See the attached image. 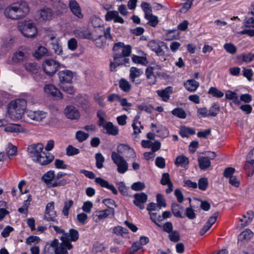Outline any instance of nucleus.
<instances>
[{
    "label": "nucleus",
    "instance_id": "f257e3e1",
    "mask_svg": "<svg viewBox=\"0 0 254 254\" xmlns=\"http://www.w3.org/2000/svg\"><path fill=\"white\" fill-rule=\"evenodd\" d=\"M79 238V233L77 230L71 228L68 233L65 232L64 236H61L60 238L62 242L60 244L59 247L55 250V254H67V251L73 248L70 242H75Z\"/></svg>",
    "mask_w": 254,
    "mask_h": 254
},
{
    "label": "nucleus",
    "instance_id": "f03ea898",
    "mask_svg": "<svg viewBox=\"0 0 254 254\" xmlns=\"http://www.w3.org/2000/svg\"><path fill=\"white\" fill-rule=\"evenodd\" d=\"M29 11V8L26 2L14 3L7 7L4 10V15L11 19H18L23 18Z\"/></svg>",
    "mask_w": 254,
    "mask_h": 254
},
{
    "label": "nucleus",
    "instance_id": "7ed1b4c3",
    "mask_svg": "<svg viewBox=\"0 0 254 254\" xmlns=\"http://www.w3.org/2000/svg\"><path fill=\"white\" fill-rule=\"evenodd\" d=\"M58 75L60 88L68 94H73L75 92L74 87L71 85L73 72L70 70L65 69L59 71Z\"/></svg>",
    "mask_w": 254,
    "mask_h": 254
},
{
    "label": "nucleus",
    "instance_id": "20e7f679",
    "mask_svg": "<svg viewBox=\"0 0 254 254\" xmlns=\"http://www.w3.org/2000/svg\"><path fill=\"white\" fill-rule=\"evenodd\" d=\"M26 107V100L18 99L10 102L8 106V113L12 118L19 119L22 118Z\"/></svg>",
    "mask_w": 254,
    "mask_h": 254
},
{
    "label": "nucleus",
    "instance_id": "39448f33",
    "mask_svg": "<svg viewBox=\"0 0 254 254\" xmlns=\"http://www.w3.org/2000/svg\"><path fill=\"white\" fill-rule=\"evenodd\" d=\"M114 59L115 62L118 65L121 64V59L125 57H128L131 52V47L129 45L125 46L123 42H118L114 44L113 47Z\"/></svg>",
    "mask_w": 254,
    "mask_h": 254
},
{
    "label": "nucleus",
    "instance_id": "423d86ee",
    "mask_svg": "<svg viewBox=\"0 0 254 254\" xmlns=\"http://www.w3.org/2000/svg\"><path fill=\"white\" fill-rule=\"evenodd\" d=\"M117 152H113L112 159L134 158L136 157L133 149L125 144H120L117 148Z\"/></svg>",
    "mask_w": 254,
    "mask_h": 254
},
{
    "label": "nucleus",
    "instance_id": "0eeeda50",
    "mask_svg": "<svg viewBox=\"0 0 254 254\" xmlns=\"http://www.w3.org/2000/svg\"><path fill=\"white\" fill-rule=\"evenodd\" d=\"M19 30L26 37L33 38L37 34V29L34 23L25 22L18 26Z\"/></svg>",
    "mask_w": 254,
    "mask_h": 254
},
{
    "label": "nucleus",
    "instance_id": "6e6552de",
    "mask_svg": "<svg viewBox=\"0 0 254 254\" xmlns=\"http://www.w3.org/2000/svg\"><path fill=\"white\" fill-rule=\"evenodd\" d=\"M53 10L49 7H44L38 10L35 15V19L38 22H45L52 19Z\"/></svg>",
    "mask_w": 254,
    "mask_h": 254
},
{
    "label": "nucleus",
    "instance_id": "1a4fd4ad",
    "mask_svg": "<svg viewBox=\"0 0 254 254\" xmlns=\"http://www.w3.org/2000/svg\"><path fill=\"white\" fill-rule=\"evenodd\" d=\"M60 64L54 60H47L43 64V69L45 73L53 76L58 70Z\"/></svg>",
    "mask_w": 254,
    "mask_h": 254
},
{
    "label": "nucleus",
    "instance_id": "9d476101",
    "mask_svg": "<svg viewBox=\"0 0 254 254\" xmlns=\"http://www.w3.org/2000/svg\"><path fill=\"white\" fill-rule=\"evenodd\" d=\"M44 145L41 143H33L27 147L28 153L31 157H36V159H41V155L43 153Z\"/></svg>",
    "mask_w": 254,
    "mask_h": 254
},
{
    "label": "nucleus",
    "instance_id": "9b49d317",
    "mask_svg": "<svg viewBox=\"0 0 254 254\" xmlns=\"http://www.w3.org/2000/svg\"><path fill=\"white\" fill-rule=\"evenodd\" d=\"M56 216V211L54 210V202H50L46 205L44 219L48 221L56 222L58 223Z\"/></svg>",
    "mask_w": 254,
    "mask_h": 254
},
{
    "label": "nucleus",
    "instance_id": "f8f14e48",
    "mask_svg": "<svg viewBox=\"0 0 254 254\" xmlns=\"http://www.w3.org/2000/svg\"><path fill=\"white\" fill-rule=\"evenodd\" d=\"M134 199L133 201V204L140 209L144 208V204L147 201L148 196L144 192L136 193L133 195Z\"/></svg>",
    "mask_w": 254,
    "mask_h": 254
},
{
    "label": "nucleus",
    "instance_id": "ddd939ff",
    "mask_svg": "<svg viewBox=\"0 0 254 254\" xmlns=\"http://www.w3.org/2000/svg\"><path fill=\"white\" fill-rule=\"evenodd\" d=\"M115 214L114 208L106 209L103 210L95 211L93 214L94 219L97 222L102 219L105 218L110 215L113 216Z\"/></svg>",
    "mask_w": 254,
    "mask_h": 254
},
{
    "label": "nucleus",
    "instance_id": "4468645a",
    "mask_svg": "<svg viewBox=\"0 0 254 254\" xmlns=\"http://www.w3.org/2000/svg\"><path fill=\"white\" fill-rule=\"evenodd\" d=\"M75 37L80 39H87L95 40L94 37L90 30L88 28H83L76 29L74 31Z\"/></svg>",
    "mask_w": 254,
    "mask_h": 254
},
{
    "label": "nucleus",
    "instance_id": "2eb2a0df",
    "mask_svg": "<svg viewBox=\"0 0 254 254\" xmlns=\"http://www.w3.org/2000/svg\"><path fill=\"white\" fill-rule=\"evenodd\" d=\"M65 116L71 120H76L79 118L80 114L76 107L72 105H68L64 110Z\"/></svg>",
    "mask_w": 254,
    "mask_h": 254
},
{
    "label": "nucleus",
    "instance_id": "dca6fc26",
    "mask_svg": "<svg viewBox=\"0 0 254 254\" xmlns=\"http://www.w3.org/2000/svg\"><path fill=\"white\" fill-rule=\"evenodd\" d=\"M45 92L49 95H51L57 99H63V96L61 91L52 84L47 85L44 87Z\"/></svg>",
    "mask_w": 254,
    "mask_h": 254
},
{
    "label": "nucleus",
    "instance_id": "f3484780",
    "mask_svg": "<svg viewBox=\"0 0 254 254\" xmlns=\"http://www.w3.org/2000/svg\"><path fill=\"white\" fill-rule=\"evenodd\" d=\"M219 212H215L212 216L210 217L203 227L199 231V234L201 236L203 235L207 231H208L211 226L215 223L218 216Z\"/></svg>",
    "mask_w": 254,
    "mask_h": 254
},
{
    "label": "nucleus",
    "instance_id": "a211bd4d",
    "mask_svg": "<svg viewBox=\"0 0 254 254\" xmlns=\"http://www.w3.org/2000/svg\"><path fill=\"white\" fill-rule=\"evenodd\" d=\"M17 152V147L11 143H8L5 148V152H0V159H3L6 157H8L9 159H10L11 157L15 156Z\"/></svg>",
    "mask_w": 254,
    "mask_h": 254
},
{
    "label": "nucleus",
    "instance_id": "6ab92c4d",
    "mask_svg": "<svg viewBox=\"0 0 254 254\" xmlns=\"http://www.w3.org/2000/svg\"><path fill=\"white\" fill-rule=\"evenodd\" d=\"M69 7L72 13L78 18H82L83 15L81 13V9L76 0H70L69 1Z\"/></svg>",
    "mask_w": 254,
    "mask_h": 254
},
{
    "label": "nucleus",
    "instance_id": "aec40b11",
    "mask_svg": "<svg viewBox=\"0 0 254 254\" xmlns=\"http://www.w3.org/2000/svg\"><path fill=\"white\" fill-rule=\"evenodd\" d=\"M173 92V87L172 86H167L164 89L156 91L158 96L164 102H167L169 100L170 95L172 94Z\"/></svg>",
    "mask_w": 254,
    "mask_h": 254
},
{
    "label": "nucleus",
    "instance_id": "412c9836",
    "mask_svg": "<svg viewBox=\"0 0 254 254\" xmlns=\"http://www.w3.org/2000/svg\"><path fill=\"white\" fill-rule=\"evenodd\" d=\"M95 182L102 187L111 190L113 194L115 195L118 194V191L115 187L113 185L110 184L108 182L102 178L100 177L96 178H95Z\"/></svg>",
    "mask_w": 254,
    "mask_h": 254
},
{
    "label": "nucleus",
    "instance_id": "4be33fe9",
    "mask_svg": "<svg viewBox=\"0 0 254 254\" xmlns=\"http://www.w3.org/2000/svg\"><path fill=\"white\" fill-rule=\"evenodd\" d=\"M55 174L54 171H49L45 173L42 177V180L47 185L48 188H52L51 186L55 181Z\"/></svg>",
    "mask_w": 254,
    "mask_h": 254
},
{
    "label": "nucleus",
    "instance_id": "5701e85b",
    "mask_svg": "<svg viewBox=\"0 0 254 254\" xmlns=\"http://www.w3.org/2000/svg\"><path fill=\"white\" fill-rule=\"evenodd\" d=\"M47 113L43 111H30L28 113V117L32 120L36 121H41L46 117Z\"/></svg>",
    "mask_w": 254,
    "mask_h": 254
},
{
    "label": "nucleus",
    "instance_id": "b1692460",
    "mask_svg": "<svg viewBox=\"0 0 254 254\" xmlns=\"http://www.w3.org/2000/svg\"><path fill=\"white\" fill-rule=\"evenodd\" d=\"M148 47L155 52L158 56H162L164 51L159 45V42L155 40H151L148 43Z\"/></svg>",
    "mask_w": 254,
    "mask_h": 254
},
{
    "label": "nucleus",
    "instance_id": "393cba45",
    "mask_svg": "<svg viewBox=\"0 0 254 254\" xmlns=\"http://www.w3.org/2000/svg\"><path fill=\"white\" fill-rule=\"evenodd\" d=\"M172 211L173 215L179 218H183L185 215H183L184 207L177 203H173L171 205Z\"/></svg>",
    "mask_w": 254,
    "mask_h": 254
},
{
    "label": "nucleus",
    "instance_id": "a878e982",
    "mask_svg": "<svg viewBox=\"0 0 254 254\" xmlns=\"http://www.w3.org/2000/svg\"><path fill=\"white\" fill-rule=\"evenodd\" d=\"M117 166V171L120 174H124L128 169V164L126 160H113Z\"/></svg>",
    "mask_w": 254,
    "mask_h": 254
},
{
    "label": "nucleus",
    "instance_id": "bb28decb",
    "mask_svg": "<svg viewBox=\"0 0 254 254\" xmlns=\"http://www.w3.org/2000/svg\"><path fill=\"white\" fill-rule=\"evenodd\" d=\"M97 30H100L101 33V34L97 36L98 38L95 39V41L100 39L103 36L105 37L106 39L112 40H113V37L110 33L111 28L110 27L107 28L106 30H104V28L103 26H99L98 27Z\"/></svg>",
    "mask_w": 254,
    "mask_h": 254
},
{
    "label": "nucleus",
    "instance_id": "cd10ccee",
    "mask_svg": "<svg viewBox=\"0 0 254 254\" xmlns=\"http://www.w3.org/2000/svg\"><path fill=\"white\" fill-rule=\"evenodd\" d=\"M199 86V82L193 79H189L184 83V86L187 90L190 92L195 91Z\"/></svg>",
    "mask_w": 254,
    "mask_h": 254
},
{
    "label": "nucleus",
    "instance_id": "c85d7f7f",
    "mask_svg": "<svg viewBox=\"0 0 254 254\" xmlns=\"http://www.w3.org/2000/svg\"><path fill=\"white\" fill-rule=\"evenodd\" d=\"M104 128L106 130L107 133L112 135H116L119 133L117 127L114 126L111 122H107L104 126Z\"/></svg>",
    "mask_w": 254,
    "mask_h": 254
},
{
    "label": "nucleus",
    "instance_id": "c756f323",
    "mask_svg": "<svg viewBox=\"0 0 254 254\" xmlns=\"http://www.w3.org/2000/svg\"><path fill=\"white\" fill-rule=\"evenodd\" d=\"M195 133L194 129L186 126H182L179 131L180 135L183 138L189 137L190 135H193Z\"/></svg>",
    "mask_w": 254,
    "mask_h": 254
},
{
    "label": "nucleus",
    "instance_id": "7c9ffc66",
    "mask_svg": "<svg viewBox=\"0 0 254 254\" xmlns=\"http://www.w3.org/2000/svg\"><path fill=\"white\" fill-rule=\"evenodd\" d=\"M253 233L250 229H246L240 233L238 236V241H247L253 236Z\"/></svg>",
    "mask_w": 254,
    "mask_h": 254
},
{
    "label": "nucleus",
    "instance_id": "2f4dec72",
    "mask_svg": "<svg viewBox=\"0 0 254 254\" xmlns=\"http://www.w3.org/2000/svg\"><path fill=\"white\" fill-rule=\"evenodd\" d=\"M244 169L248 176H252L254 173V160H247L245 163Z\"/></svg>",
    "mask_w": 254,
    "mask_h": 254
},
{
    "label": "nucleus",
    "instance_id": "473e14b6",
    "mask_svg": "<svg viewBox=\"0 0 254 254\" xmlns=\"http://www.w3.org/2000/svg\"><path fill=\"white\" fill-rule=\"evenodd\" d=\"M225 97L226 99L232 100L235 104L239 105L241 103V101L239 100L237 94L235 92L228 90L226 92Z\"/></svg>",
    "mask_w": 254,
    "mask_h": 254
},
{
    "label": "nucleus",
    "instance_id": "72a5a7b5",
    "mask_svg": "<svg viewBox=\"0 0 254 254\" xmlns=\"http://www.w3.org/2000/svg\"><path fill=\"white\" fill-rule=\"evenodd\" d=\"M120 88L125 92H128L131 89V85L129 82L125 78H121L119 81Z\"/></svg>",
    "mask_w": 254,
    "mask_h": 254
},
{
    "label": "nucleus",
    "instance_id": "f704fd0d",
    "mask_svg": "<svg viewBox=\"0 0 254 254\" xmlns=\"http://www.w3.org/2000/svg\"><path fill=\"white\" fill-rule=\"evenodd\" d=\"M25 67L27 71L31 73H37L39 70V67L35 62L27 63L25 64Z\"/></svg>",
    "mask_w": 254,
    "mask_h": 254
},
{
    "label": "nucleus",
    "instance_id": "c9c22d12",
    "mask_svg": "<svg viewBox=\"0 0 254 254\" xmlns=\"http://www.w3.org/2000/svg\"><path fill=\"white\" fill-rule=\"evenodd\" d=\"M145 74L147 79H152V81H148L149 84L151 85L155 83L156 74L154 75L153 72V67L149 66L146 68L145 70Z\"/></svg>",
    "mask_w": 254,
    "mask_h": 254
},
{
    "label": "nucleus",
    "instance_id": "e433bc0d",
    "mask_svg": "<svg viewBox=\"0 0 254 254\" xmlns=\"http://www.w3.org/2000/svg\"><path fill=\"white\" fill-rule=\"evenodd\" d=\"M171 113L174 116L180 119H185L187 117L186 112L181 108H176L171 111Z\"/></svg>",
    "mask_w": 254,
    "mask_h": 254
},
{
    "label": "nucleus",
    "instance_id": "4c0bfd02",
    "mask_svg": "<svg viewBox=\"0 0 254 254\" xmlns=\"http://www.w3.org/2000/svg\"><path fill=\"white\" fill-rule=\"evenodd\" d=\"M142 72L138 68L131 67L130 69L129 78L132 82L135 81V79L139 77Z\"/></svg>",
    "mask_w": 254,
    "mask_h": 254
},
{
    "label": "nucleus",
    "instance_id": "58836bf2",
    "mask_svg": "<svg viewBox=\"0 0 254 254\" xmlns=\"http://www.w3.org/2000/svg\"><path fill=\"white\" fill-rule=\"evenodd\" d=\"M145 18L148 20L147 24L152 27H156L158 24L159 20L157 16L152 14V13L147 16H144Z\"/></svg>",
    "mask_w": 254,
    "mask_h": 254
},
{
    "label": "nucleus",
    "instance_id": "ea45409f",
    "mask_svg": "<svg viewBox=\"0 0 254 254\" xmlns=\"http://www.w3.org/2000/svg\"><path fill=\"white\" fill-rule=\"evenodd\" d=\"M53 8L55 9V14L56 15L59 16L62 13L64 12L66 9V6L64 3L59 2L57 5L53 6Z\"/></svg>",
    "mask_w": 254,
    "mask_h": 254
},
{
    "label": "nucleus",
    "instance_id": "a19ab883",
    "mask_svg": "<svg viewBox=\"0 0 254 254\" xmlns=\"http://www.w3.org/2000/svg\"><path fill=\"white\" fill-rule=\"evenodd\" d=\"M50 44L52 46V49L54 50L55 53L58 55H61L63 53L62 46L59 42V41H55V42H51Z\"/></svg>",
    "mask_w": 254,
    "mask_h": 254
},
{
    "label": "nucleus",
    "instance_id": "79ce46f5",
    "mask_svg": "<svg viewBox=\"0 0 254 254\" xmlns=\"http://www.w3.org/2000/svg\"><path fill=\"white\" fill-rule=\"evenodd\" d=\"M48 50L44 47L40 46L36 51L34 55L37 59H40L43 56L48 55Z\"/></svg>",
    "mask_w": 254,
    "mask_h": 254
},
{
    "label": "nucleus",
    "instance_id": "37998d69",
    "mask_svg": "<svg viewBox=\"0 0 254 254\" xmlns=\"http://www.w3.org/2000/svg\"><path fill=\"white\" fill-rule=\"evenodd\" d=\"M208 186V181L206 178H200L198 181V189L204 191L206 190Z\"/></svg>",
    "mask_w": 254,
    "mask_h": 254
},
{
    "label": "nucleus",
    "instance_id": "c03bdc74",
    "mask_svg": "<svg viewBox=\"0 0 254 254\" xmlns=\"http://www.w3.org/2000/svg\"><path fill=\"white\" fill-rule=\"evenodd\" d=\"M113 233L117 235L123 236L124 234H127L128 232L126 228L121 226H117L113 228Z\"/></svg>",
    "mask_w": 254,
    "mask_h": 254
},
{
    "label": "nucleus",
    "instance_id": "a18cd8bd",
    "mask_svg": "<svg viewBox=\"0 0 254 254\" xmlns=\"http://www.w3.org/2000/svg\"><path fill=\"white\" fill-rule=\"evenodd\" d=\"M217 156L214 152L205 151V152L201 153L198 159H214Z\"/></svg>",
    "mask_w": 254,
    "mask_h": 254
},
{
    "label": "nucleus",
    "instance_id": "49530a36",
    "mask_svg": "<svg viewBox=\"0 0 254 254\" xmlns=\"http://www.w3.org/2000/svg\"><path fill=\"white\" fill-rule=\"evenodd\" d=\"M220 111V106L218 104H214L211 106L208 111L209 116L216 117Z\"/></svg>",
    "mask_w": 254,
    "mask_h": 254
},
{
    "label": "nucleus",
    "instance_id": "de8ad7c7",
    "mask_svg": "<svg viewBox=\"0 0 254 254\" xmlns=\"http://www.w3.org/2000/svg\"><path fill=\"white\" fill-rule=\"evenodd\" d=\"M208 93L217 98H221L224 96V93L215 87H211L209 89Z\"/></svg>",
    "mask_w": 254,
    "mask_h": 254
},
{
    "label": "nucleus",
    "instance_id": "09e8293b",
    "mask_svg": "<svg viewBox=\"0 0 254 254\" xmlns=\"http://www.w3.org/2000/svg\"><path fill=\"white\" fill-rule=\"evenodd\" d=\"M88 133H85L81 130L77 131L75 134L76 139L80 142L85 140L88 137Z\"/></svg>",
    "mask_w": 254,
    "mask_h": 254
},
{
    "label": "nucleus",
    "instance_id": "8fccbe9b",
    "mask_svg": "<svg viewBox=\"0 0 254 254\" xmlns=\"http://www.w3.org/2000/svg\"><path fill=\"white\" fill-rule=\"evenodd\" d=\"M141 6L145 13L144 16L148 15L152 13V8L149 3L143 2L141 3Z\"/></svg>",
    "mask_w": 254,
    "mask_h": 254
},
{
    "label": "nucleus",
    "instance_id": "3c124183",
    "mask_svg": "<svg viewBox=\"0 0 254 254\" xmlns=\"http://www.w3.org/2000/svg\"><path fill=\"white\" fill-rule=\"evenodd\" d=\"M224 48L227 52L231 54H235L237 52L236 47L232 43H226L224 45Z\"/></svg>",
    "mask_w": 254,
    "mask_h": 254
},
{
    "label": "nucleus",
    "instance_id": "603ef678",
    "mask_svg": "<svg viewBox=\"0 0 254 254\" xmlns=\"http://www.w3.org/2000/svg\"><path fill=\"white\" fill-rule=\"evenodd\" d=\"M156 200L157 202V205L159 207V209H160L162 207H165L166 206L165 199L162 194L158 193L157 195Z\"/></svg>",
    "mask_w": 254,
    "mask_h": 254
},
{
    "label": "nucleus",
    "instance_id": "864d4df0",
    "mask_svg": "<svg viewBox=\"0 0 254 254\" xmlns=\"http://www.w3.org/2000/svg\"><path fill=\"white\" fill-rule=\"evenodd\" d=\"M73 204L72 200H69L68 201H65L64 203V206L62 210V213L64 215L66 216L68 215V210Z\"/></svg>",
    "mask_w": 254,
    "mask_h": 254
},
{
    "label": "nucleus",
    "instance_id": "5fc2aeb1",
    "mask_svg": "<svg viewBox=\"0 0 254 254\" xmlns=\"http://www.w3.org/2000/svg\"><path fill=\"white\" fill-rule=\"evenodd\" d=\"M145 187V184L143 182H137L132 184L131 189L135 191H140L143 190Z\"/></svg>",
    "mask_w": 254,
    "mask_h": 254
},
{
    "label": "nucleus",
    "instance_id": "6e6d98bb",
    "mask_svg": "<svg viewBox=\"0 0 254 254\" xmlns=\"http://www.w3.org/2000/svg\"><path fill=\"white\" fill-rule=\"evenodd\" d=\"M169 238L171 241L178 242L180 240V234L177 231H173L169 233Z\"/></svg>",
    "mask_w": 254,
    "mask_h": 254
},
{
    "label": "nucleus",
    "instance_id": "4d7b16f0",
    "mask_svg": "<svg viewBox=\"0 0 254 254\" xmlns=\"http://www.w3.org/2000/svg\"><path fill=\"white\" fill-rule=\"evenodd\" d=\"M118 12L116 10L108 11L105 15V20L106 21L114 20L116 16H117V14H118Z\"/></svg>",
    "mask_w": 254,
    "mask_h": 254
},
{
    "label": "nucleus",
    "instance_id": "13d9d810",
    "mask_svg": "<svg viewBox=\"0 0 254 254\" xmlns=\"http://www.w3.org/2000/svg\"><path fill=\"white\" fill-rule=\"evenodd\" d=\"M198 165L200 169L202 170H205L211 164L210 160H198Z\"/></svg>",
    "mask_w": 254,
    "mask_h": 254
},
{
    "label": "nucleus",
    "instance_id": "bf43d9fd",
    "mask_svg": "<svg viewBox=\"0 0 254 254\" xmlns=\"http://www.w3.org/2000/svg\"><path fill=\"white\" fill-rule=\"evenodd\" d=\"M68 182L67 180L65 179L62 180H61V179L59 180H55L51 186L52 187V188L64 186L67 184Z\"/></svg>",
    "mask_w": 254,
    "mask_h": 254
},
{
    "label": "nucleus",
    "instance_id": "052dcab7",
    "mask_svg": "<svg viewBox=\"0 0 254 254\" xmlns=\"http://www.w3.org/2000/svg\"><path fill=\"white\" fill-rule=\"evenodd\" d=\"M185 216H186L190 219H193L196 217V214L194 213L193 209L191 207H187L186 209Z\"/></svg>",
    "mask_w": 254,
    "mask_h": 254
},
{
    "label": "nucleus",
    "instance_id": "680f3d73",
    "mask_svg": "<svg viewBox=\"0 0 254 254\" xmlns=\"http://www.w3.org/2000/svg\"><path fill=\"white\" fill-rule=\"evenodd\" d=\"M66 154L68 156L76 155L79 153V150L78 149L70 145H68L66 149Z\"/></svg>",
    "mask_w": 254,
    "mask_h": 254
},
{
    "label": "nucleus",
    "instance_id": "e2e57ef3",
    "mask_svg": "<svg viewBox=\"0 0 254 254\" xmlns=\"http://www.w3.org/2000/svg\"><path fill=\"white\" fill-rule=\"evenodd\" d=\"M241 58L243 62L246 63H250L253 61L254 59V55L249 53L246 55H242L239 56L238 58Z\"/></svg>",
    "mask_w": 254,
    "mask_h": 254
},
{
    "label": "nucleus",
    "instance_id": "0e129e2a",
    "mask_svg": "<svg viewBox=\"0 0 254 254\" xmlns=\"http://www.w3.org/2000/svg\"><path fill=\"white\" fill-rule=\"evenodd\" d=\"M142 247L138 242H134L131 247H130L128 250V252H129L132 254H134L137 251L141 249Z\"/></svg>",
    "mask_w": 254,
    "mask_h": 254
},
{
    "label": "nucleus",
    "instance_id": "69168bd1",
    "mask_svg": "<svg viewBox=\"0 0 254 254\" xmlns=\"http://www.w3.org/2000/svg\"><path fill=\"white\" fill-rule=\"evenodd\" d=\"M25 57V54L22 51L16 52L13 57V61L17 62H20Z\"/></svg>",
    "mask_w": 254,
    "mask_h": 254
},
{
    "label": "nucleus",
    "instance_id": "338daca9",
    "mask_svg": "<svg viewBox=\"0 0 254 254\" xmlns=\"http://www.w3.org/2000/svg\"><path fill=\"white\" fill-rule=\"evenodd\" d=\"M235 172V169L232 167H227L226 168L224 172H223V176L226 178H229L233 176V174Z\"/></svg>",
    "mask_w": 254,
    "mask_h": 254
},
{
    "label": "nucleus",
    "instance_id": "774afa93",
    "mask_svg": "<svg viewBox=\"0 0 254 254\" xmlns=\"http://www.w3.org/2000/svg\"><path fill=\"white\" fill-rule=\"evenodd\" d=\"M119 191L124 195H127V189L123 182H120L117 184Z\"/></svg>",
    "mask_w": 254,
    "mask_h": 254
}]
</instances>
